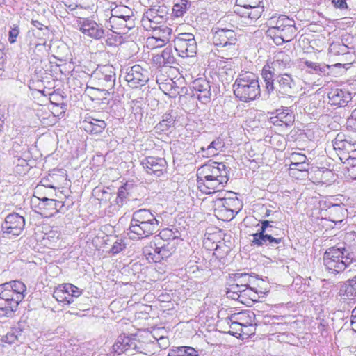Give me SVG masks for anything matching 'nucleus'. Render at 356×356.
Segmentation results:
<instances>
[{
	"mask_svg": "<svg viewBox=\"0 0 356 356\" xmlns=\"http://www.w3.org/2000/svg\"><path fill=\"white\" fill-rule=\"evenodd\" d=\"M229 168L222 162L209 161L197 171V183L205 194L221 191L229 181Z\"/></svg>",
	"mask_w": 356,
	"mask_h": 356,
	"instance_id": "f257e3e1",
	"label": "nucleus"
},
{
	"mask_svg": "<svg viewBox=\"0 0 356 356\" xmlns=\"http://www.w3.org/2000/svg\"><path fill=\"white\" fill-rule=\"evenodd\" d=\"M234 17L232 15L224 17L211 30L213 43L218 47V51L222 54V58L231 59L238 54V39L232 29L234 25L232 23L234 22Z\"/></svg>",
	"mask_w": 356,
	"mask_h": 356,
	"instance_id": "f03ea898",
	"label": "nucleus"
},
{
	"mask_svg": "<svg viewBox=\"0 0 356 356\" xmlns=\"http://www.w3.org/2000/svg\"><path fill=\"white\" fill-rule=\"evenodd\" d=\"M26 294V286L21 281L0 284V316L13 317Z\"/></svg>",
	"mask_w": 356,
	"mask_h": 356,
	"instance_id": "7ed1b4c3",
	"label": "nucleus"
},
{
	"mask_svg": "<svg viewBox=\"0 0 356 356\" xmlns=\"http://www.w3.org/2000/svg\"><path fill=\"white\" fill-rule=\"evenodd\" d=\"M159 225V221L150 210L141 209L133 213L129 231L138 238H144L156 233Z\"/></svg>",
	"mask_w": 356,
	"mask_h": 356,
	"instance_id": "20e7f679",
	"label": "nucleus"
},
{
	"mask_svg": "<svg viewBox=\"0 0 356 356\" xmlns=\"http://www.w3.org/2000/svg\"><path fill=\"white\" fill-rule=\"evenodd\" d=\"M268 24L267 34L277 45L290 42L296 35L294 20L286 15L272 17L268 19Z\"/></svg>",
	"mask_w": 356,
	"mask_h": 356,
	"instance_id": "39448f33",
	"label": "nucleus"
},
{
	"mask_svg": "<svg viewBox=\"0 0 356 356\" xmlns=\"http://www.w3.org/2000/svg\"><path fill=\"white\" fill-rule=\"evenodd\" d=\"M233 90L236 97L241 101L254 100L261 93L258 77L250 72L240 74L233 84Z\"/></svg>",
	"mask_w": 356,
	"mask_h": 356,
	"instance_id": "423d86ee",
	"label": "nucleus"
},
{
	"mask_svg": "<svg viewBox=\"0 0 356 356\" xmlns=\"http://www.w3.org/2000/svg\"><path fill=\"white\" fill-rule=\"evenodd\" d=\"M353 254L343 245L328 248L323 256L324 265L327 270L337 274L343 271L353 261Z\"/></svg>",
	"mask_w": 356,
	"mask_h": 356,
	"instance_id": "0eeeda50",
	"label": "nucleus"
},
{
	"mask_svg": "<svg viewBox=\"0 0 356 356\" xmlns=\"http://www.w3.org/2000/svg\"><path fill=\"white\" fill-rule=\"evenodd\" d=\"M261 227L257 233L252 234L253 239L251 241V245L262 246L264 245L280 248V244H283V236L282 231H274L273 221L261 220Z\"/></svg>",
	"mask_w": 356,
	"mask_h": 356,
	"instance_id": "6e6552de",
	"label": "nucleus"
},
{
	"mask_svg": "<svg viewBox=\"0 0 356 356\" xmlns=\"http://www.w3.org/2000/svg\"><path fill=\"white\" fill-rule=\"evenodd\" d=\"M115 80V68L111 65H104L98 66L92 72L89 82L93 86V88L110 93L114 92Z\"/></svg>",
	"mask_w": 356,
	"mask_h": 356,
	"instance_id": "1a4fd4ad",
	"label": "nucleus"
},
{
	"mask_svg": "<svg viewBox=\"0 0 356 356\" xmlns=\"http://www.w3.org/2000/svg\"><path fill=\"white\" fill-rule=\"evenodd\" d=\"M264 11L263 0H236L234 12L243 18L246 24L255 22Z\"/></svg>",
	"mask_w": 356,
	"mask_h": 356,
	"instance_id": "9d476101",
	"label": "nucleus"
},
{
	"mask_svg": "<svg viewBox=\"0 0 356 356\" xmlns=\"http://www.w3.org/2000/svg\"><path fill=\"white\" fill-rule=\"evenodd\" d=\"M24 226V216L17 213H9L1 226V241L17 238L22 233Z\"/></svg>",
	"mask_w": 356,
	"mask_h": 356,
	"instance_id": "9b49d317",
	"label": "nucleus"
},
{
	"mask_svg": "<svg viewBox=\"0 0 356 356\" xmlns=\"http://www.w3.org/2000/svg\"><path fill=\"white\" fill-rule=\"evenodd\" d=\"M174 47L181 57H193L197 53V42L193 34L179 33L173 39Z\"/></svg>",
	"mask_w": 356,
	"mask_h": 356,
	"instance_id": "f8f14e48",
	"label": "nucleus"
},
{
	"mask_svg": "<svg viewBox=\"0 0 356 356\" xmlns=\"http://www.w3.org/2000/svg\"><path fill=\"white\" fill-rule=\"evenodd\" d=\"M226 194L228 195L227 197H219L215 200L216 210L229 212V216L233 218L234 213H237L241 210L242 204L235 193L227 191Z\"/></svg>",
	"mask_w": 356,
	"mask_h": 356,
	"instance_id": "ddd939ff",
	"label": "nucleus"
},
{
	"mask_svg": "<svg viewBox=\"0 0 356 356\" xmlns=\"http://www.w3.org/2000/svg\"><path fill=\"white\" fill-rule=\"evenodd\" d=\"M125 80L131 88L143 86L149 81V72L140 65H135L127 71Z\"/></svg>",
	"mask_w": 356,
	"mask_h": 356,
	"instance_id": "4468645a",
	"label": "nucleus"
},
{
	"mask_svg": "<svg viewBox=\"0 0 356 356\" xmlns=\"http://www.w3.org/2000/svg\"><path fill=\"white\" fill-rule=\"evenodd\" d=\"M147 174L160 177L167 169V162L164 158L147 156L140 161Z\"/></svg>",
	"mask_w": 356,
	"mask_h": 356,
	"instance_id": "2eb2a0df",
	"label": "nucleus"
},
{
	"mask_svg": "<svg viewBox=\"0 0 356 356\" xmlns=\"http://www.w3.org/2000/svg\"><path fill=\"white\" fill-rule=\"evenodd\" d=\"M76 27L86 35L98 40L104 37V29L101 24L88 18L77 20Z\"/></svg>",
	"mask_w": 356,
	"mask_h": 356,
	"instance_id": "dca6fc26",
	"label": "nucleus"
},
{
	"mask_svg": "<svg viewBox=\"0 0 356 356\" xmlns=\"http://www.w3.org/2000/svg\"><path fill=\"white\" fill-rule=\"evenodd\" d=\"M150 248L153 252L147 253L154 262H160L161 260L167 259L175 251V246L172 242L154 243V246L151 244Z\"/></svg>",
	"mask_w": 356,
	"mask_h": 356,
	"instance_id": "f3484780",
	"label": "nucleus"
},
{
	"mask_svg": "<svg viewBox=\"0 0 356 356\" xmlns=\"http://www.w3.org/2000/svg\"><path fill=\"white\" fill-rule=\"evenodd\" d=\"M194 96H197L199 101L206 104L210 101L211 92L210 83L204 79H197L193 82Z\"/></svg>",
	"mask_w": 356,
	"mask_h": 356,
	"instance_id": "a211bd4d",
	"label": "nucleus"
},
{
	"mask_svg": "<svg viewBox=\"0 0 356 356\" xmlns=\"http://www.w3.org/2000/svg\"><path fill=\"white\" fill-rule=\"evenodd\" d=\"M329 103L338 107H343L352 99V94L346 89L332 88L328 92Z\"/></svg>",
	"mask_w": 356,
	"mask_h": 356,
	"instance_id": "6ab92c4d",
	"label": "nucleus"
},
{
	"mask_svg": "<svg viewBox=\"0 0 356 356\" xmlns=\"http://www.w3.org/2000/svg\"><path fill=\"white\" fill-rule=\"evenodd\" d=\"M136 18L122 19L110 17L109 23L112 29H115L114 33L118 34H126L128 31L135 27Z\"/></svg>",
	"mask_w": 356,
	"mask_h": 356,
	"instance_id": "aec40b11",
	"label": "nucleus"
},
{
	"mask_svg": "<svg viewBox=\"0 0 356 356\" xmlns=\"http://www.w3.org/2000/svg\"><path fill=\"white\" fill-rule=\"evenodd\" d=\"M277 83V89L278 92L282 95H291L294 93L296 90L295 81L291 76L288 74L279 76Z\"/></svg>",
	"mask_w": 356,
	"mask_h": 356,
	"instance_id": "412c9836",
	"label": "nucleus"
},
{
	"mask_svg": "<svg viewBox=\"0 0 356 356\" xmlns=\"http://www.w3.org/2000/svg\"><path fill=\"white\" fill-rule=\"evenodd\" d=\"M273 70L280 74L284 70L290 68L292 65L291 58L284 51H279L274 58V60L269 63Z\"/></svg>",
	"mask_w": 356,
	"mask_h": 356,
	"instance_id": "4be33fe9",
	"label": "nucleus"
},
{
	"mask_svg": "<svg viewBox=\"0 0 356 356\" xmlns=\"http://www.w3.org/2000/svg\"><path fill=\"white\" fill-rule=\"evenodd\" d=\"M275 116L270 118V122L277 126L285 124L290 125L293 122V115L289 107L277 109L275 112Z\"/></svg>",
	"mask_w": 356,
	"mask_h": 356,
	"instance_id": "5701e85b",
	"label": "nucleus"
},
{
	"mask_svg": "<svg viewBox=\"0 0 356 356\" xmlns=\"http://www.w3.org/2000/svg\"><path fill=\"white\" fill-rule=\"evenodd\" d=\"M83 127L86 132L98 134L104 130L106 124L104 120L88 117L83 121Z\"/></svg>",
	"mask_w": 356,
	"mask_h": 356,
	"instance_id": "b1692460",
	"label": "nucleus"
},
{
	"mask_svg": "<svg viewBox=\"0 0 356 356\" xmlns=\"http://www.w3.org/2000/svg\"><path fill=\"white\" fill-rule=\"evenodd\" d=\"M153 60L160 67L171 66L176 63V58L170 47H165L160 55H156L153 58Z\"/></svg>",
	"mask_w": 356,
	"mask_h": 356,
	"instance_id": "393cba45",
	"label": "nucleus"
},
{
	"mask_svg": "<svg viewBox=\"0 0 356 356\" xmlns=\"http://www.w3.org/2000/svg\"><path fill=\"white\" fill-rule=\"evenodd\" d=\"M155 14L154 10H149L143 15L141 24L145 30L152 31L159 27L160 25H159V24L160 22L159 20H160L161 17Z\"/></svg>",
	"mask_w": 356,
	"mask_h": 356,
	"instance_id": "a878e982",
	"label": "nucleus"
},
{
	"mask_svg": "<svg viewBox=\"0 0 356 356\" xmlns=\"http://www.w3.org/2000/svg\"><path fill=\"white\" fill-rule=\"evenodd\" d=\"M278 74L277 72L273 70L272 67L267 63L265 65L261 71V77L265 83L266 91L270 93L275 88L274 86V77Z\"/></svg>",
	"mask_w": 356,
	"mask_h": 356,
	"instance_id": "bb28decb",
	"label": "nucleus"
},
{
	"mask_svg": "<svg viewBox=\"0 0 356 356\" xmlns=\"http://www.w3.org/2000/svg\"><path fill=\"white\" fill-rule=\"evenodd\" d=\"M232 318L238 323L241 327L248 328L252 327V323L254 319V314L252 312H245L234 314Z\"/></svg>",
	"mask_w": 356,
	"mask_h": 356,
	"instance_id": "cd10ccee",
	"label": "nucleus"
},
{
	"mask_svg": "<svg viewBox=\"0 0 356 356\" xmlns=\"http://www.w3.org/2000/svg\"><path fill=\"white\" fill-rule=\"evenodd\" d=\"M224 147V142L220 138H217L212 141L207 147H202L199 153H202L203 156L210 157L218 154V151Z\"/></svg>",
	"mask_w": 356,
	"mask_h": 356,
	"instance_id": "c85d7f7f",
	"label": "nucleus"
},
{
	"mask_svg": "<svg viewBox=\"0 0 356 356\" xmlns=\"http://www.w3.org/2000/svg\"><path fill=\"white\" fill-rule=\"evenodd\" d=\"M339 294L346 296L348 299L356 298V275L349 280L348 283L341 285Z\"/></svg>",
	"mask_w": 356,
	"mask_h": 356,
	"instance_id": "c756f323",
	"label": "nucleus"
},
{
	"mask_svg": "<svg viewBox=\"0 0 356 356\" xmlns=\"http://www.w3.org/2000/svg\"><path fill=\"white\" fill-rule=\"evenodd\" d=\"M41 201L40 209L42 210V215H44L46 217L54 216V212H53V210L55 209V208L56 209V204H58L57 200L43 197Z\"/></svg>",
	"mask_w": 356,
	"mask_h": 356,
	"instance_id": "7c9ffc66",
	"label": "nucleus"
},
{
	"mask_svg": "<svg viewBox=\"0 0 356 356\" xmlns=\"http://www.w3.org/2000/svg\"><path fill=\"white\" fill-rule=\"evenodd\" d=\"M175 113L172 111L165 113L162 116V120L156 127L161 131H168L175 122Z\"/></svg>",
	"mask_w": 356,
	"mask_h": 356,
	"instance_id": "2f4dec72",
	"label": "nucleus"
},
{
	"mask_svg": "<svg viewBox=\"0 0 356 356\" xmlns=\"http://www.w3.org/2000/svg\"><path fill=\"white\" fill-rule=\"evenodd\" d=\"M152 35L156 38H158L161 41L162 40L166 43H168L170 40V36L172 30L165 25H160L159 27L152 30Z\"/></svg>",
	"mask_w": 356,
	"mask_h": 356,
	"instance_id": "473e14b6",
	"label": "nucleus"
},
{
	"mask_svg": "<svg viewBox=\"0 0 356 356\" xmlns=\"http://www.w3.org/2000/svg\"><path fill=\"white\" fill-rule=\"evenodd\" d=\"M117 18H136L134 11L129 7L120 5L111 10V16Z\"/></svg>",
	"mask_w": 356,
	"mask_h": 356,
	"instance_id": "72a5a7b5",
	"label": "nucleus"
},
{
	"mask_svg": "<svg viewBox=\"0 0 356 356\" xmlns=\"http://www.w3.org/2000/svg\"><path fill=\"white\" fill-rule=\"evenodd\" d=\"M257 279V277L248 273H237L233 275L234 282L239 283L240 284H242L243 286L246 287L247 289H250L252 291L253 289L251 288L250 285V284H252Z\"/></svg>",
	"mask_w": 356,
	"mask_h": 356,
	"instance_id": "f704fd0d",
	"label": "nucleus"
},
{
	"mask_svg": "<svg viewBox=\"0 0 356 356\" xmlns=\"http://www.w3.org/2000/svg\"><path fill=\"white\" fill-rule=\"evenodd\" d=\"M300 67L302 68L307 67L309 73H316L318 74H325L327 70L329 68L327 65L321 66L317 63H314L308 60H301Z\"/></svg>",
	"mask_w": 356,
	"mask_h": 356,
	"instance_id": "c9c22d12",
	"label": "nucleus"
},
{
	"mask_svg": "<svg viewBox=\"0 0 356 356\" xmlns=\"http://www.w3.org/2000/svg\"><path fill=\"white\" fill-rule=\"evenodd\" d=\"M53 297L59 302L64 305H69L73 302L74 299L70 297L67 294L66 289L62 288V284L59 285L54 291Z\"/></svg>",
	"mask_w": 356,
	"mask_h": 356,
	"instance_id": "e433bc0d",
	"label": "nucleus"
},
{
	"mask_svg": "<svg viewBox=\"0 0 356 356\" xmlns=\"http://www.w3.org/2000/svg\"><path fill=\"white\" fill-rule=\"evenodd\" d=\"M22 337V330L19 327H13L4 337L3 341L12 344L19 341Z\"/></svg>",
	"mask_w": 356,
	"mask_h": 356,
	"instance_id": "4c0bfd02",
	"label": "nucleus"
},
{
	"mask_svg": "<svg viewBox=\"0 0 356 356\" xmlns=\"http://www.w3.org/2000/svg\"><path fill=\"white\" fill-rule=\"evenodd\" d=\"M247 289L242 284L233 281V283L229 284L227 293L231 298L237 299L239 297V293L245 292Z\"/></svg>",
	"mask_w": 356,
	"mask_h": 356,
	"instance_id": "58836bf2",
	"label": "nucleus"
},
{
	"mask_svg": "<svg viewBox=\"0 0 356 356\" xmlns=\"http://www.w3.org/2000/svg\"><path fill=\"white\" fill-rule=\"evenodd\" d=\"M190 6V2L188 0H179L172 8V13L177 17H181L187 11Z\"/></svg>",
	"mask_w": 356,
	"mask_h": 356,
	"instance_id": "ea45409f",
	"label": "nucleus"
},
{
	"mask_svg": "<svg viewBox=\"0 0 356 356\" xmlns=\"http://www.w3.org/2000/svg\"><path fill=\"white\" fill-rule=\"evenodd\" d=\"M308 169L309 164L307 162H304L301 163H290L289 165V173L292 176H298V172L306 173L307 172Z\"/></svg>",
	"mask_w": 356,
	"mask_h": 356,
	"instance_id": "a19ab883",
	"label": "nucleus"
},
{
	"mask_svg": "<svg viewBox=\"0 0 356 356\" xmlns=\"http://www.w3.org/2000/svg\"><path fill=\"white\" fill-rule=\"evenodd\" d=\"M166 44L167 43L165 42L159 40L158 38H156L152 35L148 36L145 41V45L147 48L149 49L160 48L164 47Z\"/></svg>",
	"mask_w": 356,
	"mask_h": 356,
	"instance_id": "79ce46f5",
	"label": "nucleus"
},
{
	"mask_svg": "<svg viewBox=\"0 0 356 356\" xmlns=\"http://www.w3.org/2000/svg\"><path fill=\"white\" fill-rule=\"evenodd\" d=\"M62 288L66 289L67 294L72 299L79 297L82 293V291L80 289L70 283L62 284Z\"/></svg>",
	"mask_w": 356,
	"mask_h": 356,
	"instance_id": "37998d69",
	"label": "nucleus"
},
{
	"mask_svg": "<svg viewBox=\"0 0 356 356\" xmlns=\"http://www.w3.org/2000/svg\"><path fill=\"white\" fill-rule=\"evenodd\" d=\"M330 52L334 55L346 54L348 53V47L343 44H332L330 47Z\"/></svg>",
	"mask_w": 356,
	"mask_h": 356,
	"instance_id": "c03bdc74",
	"label": "nucleus"
},
{
	"mask_svg": "<svg viewBox=\"0 0 356 356\" xmlns=\"http://www.w3.org/2000/svg\"><path fill=\"white\" fill-rule=\"evenodd\" d=\"M346 140L344 139V135L341 134H337L335 139L332 141L334 149L344 152V149H346Z\"/></svg>",
	"mask_w": 356,
	"mask_h": 356,
	"instance_id": "a18cd8bd",
	"label": "nucleus"
},
{
	"mask_svg": "<svg viewBox=\"0 0 356 356\" xmlns=\"http://www.w3.org/2000/svg\"><path fill=\"white\" fill-rule=\"evenodd\" d=\"M348 130L356 132V109H355L350 117L348 118L346 123Z\"/></svg>",
	"mask_w": 356,
	"mask_h": 356,
	"instance_id": "49530a36",
	"label": "nucleus"
},
{
	"mask_svg": "<svg viewBox=\"0 0 356 356\" xmlns=\"http://www.w3.org/2000/svg\"><path fill=\"white\" fill-rule=\"evenodd\" d=\"M120 337L122 339L121 342L123 343V346H124V352L130 349H135L136 348L135 340L134 339L124 335H120Z\"/></svg>",
	"mask_w": 356,
	"mask_h": 356,
	"instance_id": "de8ad7c7",
	"label": "nucleus"
},
{
	"mask_svg": "<svg viewBox=\"0 0 356 356\" xmlns=\"http://www.w3.org/2000/svg\"><path fill=\"white\" fill-rule=\"evenodd\" d=\"M94 0H76V9L92 10Z\"/></svg>",
	"mask_w": 356,
	"mask_h": 356,
	"instance_id": "09e8293b",
	"label": "nucleus"
},
{
	"mask_svg": "<svg viewBox=\"0 0 356 356\" xmlns=\"http://www.w3.org/2000/svg\"><path fill=\"white\" fill-rule=\"evenodd\" d=\"M19 32V26L13 25V26L11 27L8 33V42L10 44H14L16 42L17 38L18 37Z\"/></svg>",
	"mask_w": 356,
	"mask_h": 356,
	"instance_id": "8fccbe9b",
	"label": "nucleus"
},
{
	"mask_svg": "<svg viewBox=\"0 0 356 356\" xmlns=\"http://www.w3.org/2000/svg\"><path fill=\"white\" fill-rule=\"evenodd\" d=\"M291 163H301L304 162H307V158L305 155L302 154L300 153L293 152L291 154Z\"/></svg>",
	"mask_w": 356,
	"mask_h": 356,
	"instance_id": "3c124183",
	"label": "nucleus"
},
{
	"mask_svg": "<svg viewBox=\"0 0 356 356\" xmlns=\"http://www.w3.org/2000/svg\"><path fill=\"white\" fill-rule=\"evenodd\" d=\"M121 341L122 339L120 336H119L117 341L112 347L113 352L118 355L124 353V346H123V343L121 342Z\"/></svg>",
	"mask_w": 356,
	"mask_h": 356,
	"instance_id": "603ef678",
	"label": "nucleus"
},
{
	"mask_svg": "<svg viewBox=\"0 0 356 356\" xmlns=\"http://www.w3.org/2000/svg\"><path fill=\"white\" fill-rule=\"evenodd\" d=\"M254 325L252 324V327H248V328L241 327L240 332H233V331H229L228 333L230 334L232 336H236L237 334L241 335L245 334V335H251L252 333L254 332Z\"/></svg>",
	"mask_w": 356,
	"mask_h": 356,
	"instance_id": "864d4df0",
	"label": "nucleus"
},
{
	"mask_svg": "<svg viewBox=\"0 0 356 356\" xmlns=\"http://www.w3.org/2000/svg\"><path fill=\"white\" fill-rule=\"evenodd\" d=\"M186 346L174 347L169 350L168 356H185Z\"/></svg>",
	"mask_w": 356,
	"mask_h": 356,
	"instance_id": "5fc2aeb1",
	"label": "nucleus"
},
{
	"mask_svg": "<svg viewBox=\"0 0 356 356\" xmlns=\"http://www.w3.org/2000/svg\"><path fill=\"white\" fill-rule=\"evenodd\" d=\"M92 10H83V9H74L72 11V15L77 17L79 20H81L85 17V16H87L91 13Z\"/></svg>",
	"mask_w": 356,
	"mask_h": 356,
	"instance_id": "6e6d98bb",
	"label": "nucleus"
},
{
	"mask_svg": "<svg viewBox=\"0 0 356 356\" xmlns=\"http://www.w3.org/2000/svg\"><path fill=\"white\" fill-rule=\"evenodd\" d=\"M125 248V244L123 243L122 240L115 241L112 248H111V252L113 254H118L120 252Z\"/></svg>",
	"mask_w": 356,
	"mask_h": 356,
	"instance_id": "4d7b16f0",
	"label": "nucleus"
},
{
	"mask_svg": "<svg viewBox=\"0 0 356 356\" xmlns=\"http://www.w3.org/2000/svg\"><path fill=\"white\" fill-rule=\"evenodd\" d=\"M346 1L347 0H332V4L337 9L348 10V6Z\"/></svg>",
	"mask_w": 356,
	"mask_h": 356,
	"instance_id": "13d9d810",
	"label": "nucleus"
},
{
	"mask_svg": "<svg viewBox=\"0 0 356 356\" xmlns=\"http://www.w3.org/2000/svg\"><path fill=\"white\" fill-rule=\"evenodd\" d=\"M76 0H63L62 3L64 6L66 8L67 12H72L74 9L76 8V4L75 3Z\"/></svg>",
	"mask_w": 356,
	"mask_h": 356,
	"instance_id": "bf43d9fd",
	"label": "nucleus"
},
{
	"mask_svg": "<svg viewBox=\"0 0 356 356\" xmlns=\"http://www.w3.org/2000/svg\"><path fill=\"white\" fill-rule=\"evenodd\" d=\"M121 199L124 200L125 201V200L127 199V195H128V191L125 187V186H121L119 188H118V194H117Z\"/></svg>",
	"mask_w": 356,
	"mask_h": 356,
	"instance_id": "052dcab7",
	"label": "nucleus"
},
{
	"mask_svg": "<svg viewBox=\"0 0 356 356\" xmlns=\"http://www.w3.org/2000/svg\"><path fill=\"white\" fill-rule=\"evenodd\" d=\"M185 356H198V352L193 347L186 346Z\"/></svg>",
	"mask_w": 356,
	"mask_h": 356,
	"instance_id": "680f3d73",
	"label": "nucleus"
},
{
	"mask_svg": "<svg viewBox=\"0 0 356 356\" xmlns=\"http://www.w3.org/2000/svg\"><path fill=\"white\" fill-rule=\"evenodd\" d=\"M350 324L352 329L356 332V307L352 311Z\"/></svg>",
	"mask_w": 356,
	"mask_h": 356,
	"instance_id": "e2e57ef3",
	"label": "nucleus"
},
{
	"mask_svg": "<svg viewBox=\"0 0 356 356\" xmlns=\"http://www.w3.org/2000/svg\"><path fill=\"white\" fill-rule=\"evenodd\" d=\"M231 324H230V328L232 330L233 332H240L241 326L237 323L235 320H234L232 317L230 318Z\"/></svg>",
	"mask_w": 356,
	"mask_h": 356,
	"instance_id": "0e129e2a",
	"label": "nucleus"
},
{
	"mask_svg": "<svg viewBox=\"0 0 356 356\" xmlns=\"http://www.w3.org/2000/svg\"><path fill=\"white\" fill-rule=\"evenodd\" d=\"M96 193H102L101 200L105 199V200H110L111 199L110 197H108V196H110L111 194L108 193L105 190H102V191L99 190V191H96ZM98 195L99 196V194H98Z\"/></svg>",
	"mask_w": 356,
	"mask_h": 356,
	"instance_id": "69168bd1",
	"label": "nucleus"
},
{
	"mask_svg": "<svg viewBox=\"0 0 356 356\" xmlns=\"http://www.w3.org/2000/svg\"><path fill=\"white\" fill-rule=\"evenodd\" d=\"M56 209H54L53 212H54V215L58 212H63V207H64V203L63 202L57 201Z\"/></svg>",
	"mask_w": 356,
	"mask_h": 356,
	"instance_id": "338daca9",
	"label": "nucleus"
},
{
	"mask_svg": "<svg viewBox=\"0 0 356 356\" xmlns=\"http://www.w3.org/2000/svg\"><path fill=\"white\" fill-rule=\"evenodd\" d=\"M31 24H33V26H35V28H37L39 30H42L43 27L44 26L41 22H40L38 20H32Z\"/></svg>",
	"mask_w": 356,
	"mask_h": 356,
	"instance_id": "774afa93",
	"label": "nucleus"
}]
</instances>
